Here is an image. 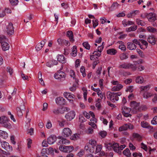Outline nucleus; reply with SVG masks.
Returning <instances> with one entry per match:
<instances>
[{
    "instance_id": "obj_17",
    "label": "nucleus",
    "mask_w": 157,
    "mask_h": 157,
    "mask_svg": "<svg viewBox=\"0 0 157 157\" xmlns=\"http://www.w3.org/2000/svg\"><path fill=\"white\" fill-rule=\"evenodd\" d=\"M146 16L147 18L150 21H154L156 20L155 17L153 16V14L152 13H147Z\"/></svg>"
},
{
    "instance_id": "obj_41",
    "label": "nucleus",
    "mask_w": 157,
    "mask_h": 157,
    "mask_svg": "<svg viewBox=\"0 0 157 157\" xmlns=\"http://www.w3.org/2000/svg\"><path fill=\"white\" fill-rule=\"evenodd\" d=\"M0 136H2L3 138L6 139L8 137V135L6 132L0 130Z\"/></svg>"
},
{
    "instance_id": "obj_24",
    "label": "nucleus",
    "mask_w": 157,
    "mask_h": 157,
    "mask_svg": "<svg viewBox=\"0 0 157 157\" xmlns=\"http://www.w3.org/2000/svg\"><path fill=\"white\" fill-rule=\"evenodd\" d=\"M2 49L4 51L8 50L10 48V45L8 43L4 42H2Z\"/></svg>"
},
{
    "instance_id": "obj_58",
    "label": "nucleus",
    "mask_w": 157,
    "mask_h": 157,
    "mask_svg": "<svg viewBox=\"0 0 157 157\" xmlns=\"http://www.w3.org/2000/svg\"><path fill=\"white\" fill-rule=\"evenodd\" d=\"M93 27L95 28L98 24V21L97 19H94L93 20Z\"/></svg>"
},
{
    "instance_id": "obj_21",
    "label": "nucleus",
    "mask_w": 157,
    "mask_h": 157,
    "mask_svg": "<svg viewBox=\"0 0 157 157\" xmlns=\"http://www.w3.org/2000/svg\"><path fill=\"white\" fill-rule=\"evenodd\" d=\"M122 24L124 27H126L128 25H134V23L132 21H127L126 19H124L122 21Z\"/></svg>"
},
{
    "instance_id": "obj_5",
    "label": "nucleus",
    "mask_w": 157,
    "mask_h": 157,
    "mask_svg": "<svg viewBox=\"0 0 157 157\" xmlns=\"http://www.w3.org/2000/svg\"><path fill=\"white\" fill-rule=\"evenodd\" d=\"M17 114L19 117H21L23 116V112L25 110V106L24 104L17 107L16 109Z\"/></svg>"
},
{
    "instance_id": "obj_49",
    "label": "nucleus",
    "mask_w": 157,
    "mask_h": 157,
    "mask_svg": "<svg viewBox=\"0 0 157 157\" xmlns=\"http://www.w3.org/2000/svg\"><path fill=\"white\" fill-rule=\"evenodd\" d=\"M84 47L87 49L89 50L90 48V46L88 42H84L82 44Z\"/></svg>"
},
{
    "instance_id": "obj_7",
    "label": "nucleus",
    "mask_w": 157,
    "mask_h": 157,
    "mask_svg": "<svg viewBox=\"0 0 157 157\" xmlns=\"http://www.w3.org/2000/svg\"><path fill=\"white\" fill-rule=\"evenodd\" d=\"M72 134V132L71 129L68 128H66L63 129L62 134L64 137H68L71 136Z\"/></svg>"
},
{
    "instance_id": "obj_56",
    "label": "nucleus",
    "mask_w": 157,
    "mask_h": 157,
    "mask_svg": "<svg viewBox=\"0 0 157 157\" xmlns=\"http://www.w3.org/2000/svg\"><path fill=\"white\" fill-rule=\"evenodd\" d=\"M85 154V152L83 150L81 149L77 154V155L79 157L82 156Z\"/></svg>"
},
{
    "instance_id": "obj_62",
    "label": "nucleus",
    "mask_w": 157,
    "mask_h": 157,
    "mask_svg": "<svg viewBox=\"0 0 157 157\" xmlns=\"http://www.w3.org/2000/svg\"><path fill=\"white\" fill-rule=\"evenodd\" d=\"M132 136L134 138H137L139 139H140L141 138L140 135L137 133H134L133 134Z\"/></svg>"
},
{
    "instance_id": "obj_2",
    "label": "nucleus",
    "mask_w": 157,
    "mask_h": 157,
    "mask_svg": "<svg viewBox=\"0 0 157 157\" xmlns=\"http://www.w3.org/2000/svg\"><path fill=\"white\" fill-rule=\"evenodd\" d=\"M5 31L7 34L9 36L12 35L14 33V28L13 24L11 22L8 23L6 26Z\"/></svg>"
},
{
    "instance_id": "obj_36",
    "label": "nucleus",
    "mask_w": 157,
    "mask_h": 157,
    "mask_svg": "<svg viewBox=\"0 0 157 157\" xmlns=\"http://www.w3.org/2000/svg\"><path fill=\"white\" fill-rule=\"evenodd\" d=\"M57 60L59 62L62 63H65V58L64 56L63 55H59L57 57Z\"/></svg>"
},
{
    "instance_id": "obj_30",
    "label": "nucleus",
    "mask_w": 157,
    "mask_h": 157,
    "mask_svg": "<svg viewBox=\"0 0 157 157\" xmlns=\"http://www.w3.org/2000/svg\"><path fill=\"white\" fill-rule=\"evenodd\" d=\"M53 113L56 115L59 114H63L62 107L58 108L56 109H54L53 110Z\"/></svg>"
},
{
    "instance_id": "obj_14",
    "label": "nucleus",
    "mask_w": 157,
    "mask_h": 157,
    "mask_svg": "<svg viewBox=\"0 0 157 157\" xmlns=\"http://www.w3.org/2000/svg\"><path fill=\"white\" fill-rule=\"evenodd\" d=\"M54 77L55 78L57 79H61L63 78V80L64 79L65 75L64 73L60 72H58L56 73L54 75Z\"/></svg>"
},
{
    "instance_id": "obj_64",
    "label": "nucleus",
    "mask_w": 157,
    "mask_h": 157,
    "mask_svg": "<svg viewBox=\"0 0 157 157\" xmlns=\"http://www.w3.org/2000/svg\"><path fill=\"white\" fill-rule=\"evenodd\" d=\"M151 123L153 124H157V116L155 117L151 121Z\"/></svg>"
},
{
    "instance_id": "obj_39",
    "label": "nucleus",
    "mask_w": 157,
    "mask_h": 157,
    "mask_svg": "<svg viewBox=\"0 0 157 157\" xmlns=\"http://www.w3.org/2000/svg\"><path fill=\"white\" fill-rule=\"evenodd\" d=\"M127 123L124 124L122 126L119 128V131L120 132H121L123 131H126L127 130Z\"/></svg>"
},
{
    "instance_id": "obj_1",
    "label": "nucleus",
    "mask_w": 157,
    "mask_h": 157,
    "mask_svg": "<svg viewBox=\"0 0 157 157\" xmlns=\"http://www.w3.org/2000/svg\"><path fill=\"white\" fill-rule=\"evenodd\" d=\"M121 93L119 92L117 93H112L108 92L107 93V96L108 98L110 99L113 102H115L119 100L118 96L121 95Z\"/></svg>"
},
{
    "instance_id": "obj_46",
    "label": "nucleus",
    "mask_w": 157,
    "mask_h": 157,
    "mask_svg": "<svg viewBox=\"0 0 157 157\" xmlns=\"http://www.w3.org/2000/svg\"><path fill=\"white\" fill-rule=\"evenodd\" d=\"M8 119L7 117L5 116H2L0 117V123L3 124L4 123L7 121Z\"/></svg>"
},
{
    "instance_id": "obj_34",
    "label": "nucleus",
    "mask_w": 157,
    "mask_h": 157,
    "mask_svg": "<svg viewBox=\"0 0 157 157\" xmlns=\"http://www.w3.org/2000/svg\"><path fill=\"white\" fill-rule=\"evenodd\" d=\"M151 86L150 85H147L146 86H141L140 87V91H148L149 90Z\"/></svg>"
},
{
    "instance_id": "obj_28",
    "label": "nucleus",
    "mask_w": 157,
    "mask_h": 157,
    "mask_svg": "<svg viewBox=\"0 0 157 157\" xmlns=\"http://www.w3.org/2000/svg\"><path fill=\"white\" fill-rule=\"evenodd\" d=\"M120 6L117 2H114L113 3L111 6L109 8L110 11H113L117 9Z\"/></svg>"
},
{
    "instance_id": "obj_43",
    "label": "nucleus",
    "mask_w": 157,
    "mask_h": 157,
    "mask_svg": "<svg viewBox=\"0 0 157 157\" xmlns=\"http://www.w3.org/2000/svg\"><path fill=\"white\" fill-rule=\"evenodd\" d=\"M123 154L128 157H130L131 156V153L130 152V151L128 148L126 149L123 151Z\"/></svg>"
},
{
    "instance_id": "obj_18",
    "label": "nucleus",
    "mask_w": 157,
    "mask_h": 157,
    "mask_svg": "<svg viewBox=\"0 0 157 157\" xmlns=\"http://www.w3.org/2000/svg\"><path fill=\"white\" fill-rule=\"evenodd\" d=\"M56 139L57 138L56 136H50L48 139V143L50 144H52L56 141Z\"/></svg>"
},
{
    "instance_id": "obj_31",
    "label": "nucleus",
    "mask_w": 157,
    "mask_h": 157,
    "mask_svg": "<svg viewBox=\"0 0 157 157\" xmlns=\"http://www.w3.org/2000/svg\"><path fill=\"white\" fill-rule=\"evenodd\" d=\"M92 147L91 146L90 144L88 142L87 143L84 149L86 151H89L90 152L93 153L94 151H91Z\"/></svg>"
},
{
    "instance_id": "obj_10",
    "label": "nucleus",
    "mask_w": 157,
    "mask_h": 157,
    "mask_svg": "<svg viewBox=\"0 0 157 157\" xmlns=\"http://www.w3.org/2000/svg\"><path fill=\"white\" fill-rule=\"evenodd\" d=\"M122 113L124 117H130L131 116V115L129 113L130 111L132 110L131 108L124 107L123 108H122Z\"/></svg>"
},
{
    "instance_id": "obj_12",
    "label": "nucleus",
    "mask_w": 157,
    "mask_h": 157,
    "mask_svg": "<svg viewBox=\"0 0 157 157\" xmlns=\"http://www.w3.org/2000/svg\"><path fill=\"white\" fill-rule=\"evenodd\" d=\"M147 40L152 45H155L156 42V39L154 35H150L148 36Z\"/></svg>"
},
{
    "instance_id": "obj_60",
    "label": "nucleus",
    "mask_w": 157,
    "mask_h": 157,
    "mask_svg": "<svg viewBox=\"0 0 157 157\" xmlns=\"http://www.w3.org/2000/svg\"><path fill=\"white\" fill-rule=\"evenodd\" d=\"M136 51L139 54V55L142 57L144 56V55L142 51L139 49H137Z\"/></svg>"
},
{
    "instance_id": "obj_50",
    "label": "nucleus",
    "mask_w": 157,
    "mask_h": 157,
    "mask_svg": "<svg viewBox=\"0 0 157 157\" xmlns=\"http://www.w3.org/2000/svg\"><path fill=\"white\" fill-rule=\"evenodd\" d=\"M64 97L69 100V98H73V96L71 95L69 93L64 92Z\"/></svg>"
},
{
    "instance_id": "obj_4",
    "label": "nucleus",
    "mask_w": 157,
    "mask_h": 157,
    "mask_svg": "<svg viewBox=\"0 0 157 157\" xmlns=\"http://www.w3.org/2000/svg\"><path fill=\"white\" fill-rule=\"evenodd\" d=\"M112 147L113 150L117 153H119V145L117 143H108L107 147L108 149H111Z\"/></svg>"
},
{
    "instance_id": "obj_13",
    "label": "nucleus",
    "mask_w": 157,
    "mask_h": 157,
    "mask_svg": "<svg viewBox=\"0 0 157 157\" xmlns=\"http://www.w3.org/2000/svg\"><path fill=\"white\" fill-rule=\"evenodd\" d=\"M56 103L60 105H63L65 104V99L62 97H58L56 99Z\"/></svg>"
},
{
    "instance_id": "obj_45",
    "label": "nucleus",
    "mask_w": 157,
    "mask_h": 157,
    "mask_svg": "<svg viewBox=\"0 0 157 157\" xmlns=\"http://www.w3.org/2000/svg\"><path fill=\"white\" fill-rule=\"evenodd\" d=\"M101 101V99L99 98L96 101L95 105L96 107L98 108V110L100 109L101 108V105L100 102Z\"/></svg>"
},
{
    "instance_id": "obj_51",
    "label": "nucleus",
    "mask_w": 157,
    "mask_h": 157,
    "mask_svg": "<svg viewBox=\"0 0 157 157\" xmlns=\"http://www.w3.org/2000/svg\"><path fill=\"white\" fill-rule=\"evenodd\" d=\"M79 134L77 133L74 134L71 137V139L73 140H76L79 138Z\"/></svg>"
},
{
    "instance_id": "obj_55",
    "label": "nucleus",
    "mask_w": 157,
    "mask_h": 157,
    "mask_svg": "<svg viewBox=\"0 0 157 157\" xmlns=\"http://www.w3.org/2000/svg\"><path fill=\"white\" fill-rule=\"evenodd\" d=\"M119 49H120L121 50L123 51H125L126 49L125 46L123 44H121L119 46Z\"/></svg>"
},
{
    "instance_id": "obj_44",
    "label": "nucleus",
    "mask_w": 157,
    "mask_h": 157,
    "mask_svg": "<svg viewBox=\"0 0 157 157\" xmlns=\"http://www.w3.org/2000/svg\"><path fill=\"white\" fill-rule=\"evenodd\" d=\"M136 83H142L144 81V78L141 76H138L136 79Z\"/></svg>"
},
{
    "instance_id": "obj_54",
    "label": "nucleus",
    "mask_w": 157,
    "mask_h": 157,
    "mask_svg": "<svg viewBox=\"0 0 157 157\" xmlns=\"http://www.w3.org/2000/svg\"><path fill=\"white\" fill-rule=\"evenodd\" d=\"M10 4L13 6L17 5L18 2V0H9Z\"/></svg>"
},
{
    "instance_id": "obj_40",
    "label": "nucleus",
    "mask_w": 157,
    "mask_h": 157,
    "mask_svg": "<svg viewBox=\"0 0 157 157\" xmlns=\"http://www.w3.org/2000/svg\"><path fill=\"white\" fill-rule=\"evenodd\" d=\"M136 23L138 25H140L143 26L146 25V23L144 21L140 20L139 19H137L136 20Z\"/></svg>"
},
{
    "instance_id": "obj_57",
    "label": "nucleus",
    "mask_w": 157,
    "mask_h": 157,
    "mask_svg": "<svg viewBox=\"0 0 157 157\" xmlns=\"http://www.w3.org/2000/svg\"><path fill=\"white\" fill-rule=\"evenodd\" d=\"M99 134L102 138H104L107 135V132L105 131H101L100 132Z\"/></svg>"
},
{
    "instance_id": "obj_53",
    "label": "nucleus",
    "mask_w": 157,
    "mask_h": 157,
    "mask_svg": "<svg viewBox=\"0 0 157 157\" xmlns=\"http://www.w3.org/2000/svg\"><path fill=\"white\" fill-rule=\"evenodd\" d=\"M80 72L82 73V75L83 77L86 76V73H85V67L82 66L80 68Z\"/></svg>"
},
{
    "instance_id": "obj_16",
    "label": "nucleus",
    "mask_w": 157,
    "mask_h": 157,
    "mask_svg": "<svg viewBox=\"0 0 157 157\" xmlns=\"http://www.w3.org/2000/svg\"><path fill=\"white\" fill-rule=\"evenodd\" d=\"M88 143L92 147L91 151H94L95 149L94 147L96 145L97 141L91 139L89 140Z\"/></svg>"
},
{
    "instance_id": "obj_26",
    "label": "nucleus",
    "mask_w": 157,
    "mask_h": 157,
    "mask_svg": "<svg viewBox=\"0 0 157 157\" xmlns=\"http://www.w3.org/2000/svg\"><path fill=\"white\" fill-rule=\"evenodd\" d=\"M127 48L130 50H135L136 48V45L132 43L128 42L127 43Z\"/></svg>"
},
{
    "instance_id": "obj_47",
    "label": "nucleus",
    "mask_w": 157,
    "mask_h": 157,
    "mask_svg": "<svg viewBox=\"0 0 157 157\" xmlns=\"http://www.w3.org/2000/svg\"><path fill=\"white\" fill-rule=\"evenodd\" d=\"M102 148V146L101 145H97L96 146L95 153H98L101 151Z\"/></svg>"
},
{
    "instance_id": "obj_52",
    "label": "nucleus",
    "mask_w": 157,
    "mask_h": 157,
    "mask_svg": "<svg viewBox=\"0 0 157 157\" xmlns=\"http://www.w3.org/2000/svg\"><path fill=\"white\" fill-rule=\"evenodd\" d=\"M147 108L146 105H142L138 108V112L141 111H145L147 110Z\"/></svg>"
},
{
    "instance_id": "obj_48",
    "label": "nucleus",
    "mask_w": 157,
    "mask_h": 157,
    "mask_svg": "<svg viewBox=\"0 0 157 157\" xmlns=\"http://www.w3.org/2000/svg\"><path fill=\"white\" fill-rule=\"evenodd\" d=\"M3 125L4 127L7 128H11V125L10 124L8 120L6 122L4 123L3 124Z\"/></svg>"
},
{
    "instance_id": "obj_6",
    "label": "nucleus",
    "mask_w": 157,
    "mask_h": 157,
    "mask_svg": "<svg viewBox=\"0 0 157 157\" xmlns=\"http://www.w3.org/2000/svg\"><path fill=\"white\" fill-rule=\"evenodd\" d=\"M139 105L140 103H137L135 101H132L131 102V109L134 113H136L138 112V108L139 107Z\"/></svg>"
},
{
    "instance_id": "obj_27",
    "label": "nucleus",
    "mask_w": 157,
    "mask_h": 157,
    "mask_svg": "<svg viewBox=\"0 0 157 157\" xmlns=\"http://www.w3.org/2000/svg\"><path fill=\"white\" fill-rule=\"evenodd\" d=\"M123 86L121 84H119L116 86H114L112 88V91H116L120 90L123 88Z\"/></svg>"
},
{
    "instance_id": "obj_20",
    "label": "nucleus",
    "mask_w": 157,
    "mask_h": 157,
    "mask_svg": "<svg viewBox=\"0 0 157 157\" xmlns=\"http://www.w3.org/2000/svg\"><path fill=\"white\" fill-rule=\"evenodd\" d=\"M106 52L109 55H115L117 52V51L114 48H111L107 50Z\"/></svg>"
},
{
    "instance_id": "obj_22",
    "label": "nucleus",
    "mask_w": 157,
    "mask_h": 157,
    "mask_svg": "<svg viewBox=\"0 0 157 157\" xmlns=\"http://www.w3.org/2000/svg\"><path fill=\"white\" fill-rule=\"evenodd\" d=\"M141 125L143 128L153 129V127L151 126L148 123L146 122H142L141 123Z\"/></svg>"
},
{
    "instance_id": "obj_3",
    "label": "nucleus",
    "mask_w": 157,
    "mask_h": 157,
    "mask_svg": "<svg viewBox=\"0 0 157 157\" xmlns=\"http://www.w3.org/2000/svg\"><path fill=\"white\" fill-rule=\"evenodd\" d=\"M60 150L64 153H70L74 150V147L72 146H66L61 145L59 147Z\"/></svg>"
},
{
    "instance_id": "obj_11",
    "label": "nucleus",
    "mask_w": 157,
    "mask_h": 157,
    "mask_svg": "<svg viewBox=\"0 0 157 157\" xmlns=\"http://www.w3.org/2000/svg\"><path fill=\"white\" fill-rule=\"evenodd\" d=\"M46 41V40L44 39L42 40L40 43L36 45L35 48L37 51L40 50L44 46Z\"/></svg>"
},
{
    "instance_id": "obj_59",
    "label": "nucleus",
    "mask_w": 157,
    "mask_h": 157,
    "mask_svg": "<svg viewBox=\"0 0 157 157\" xmlns=\"http://www.w3.org/2000/svg\"><path fill=\"white\" fill-rule=\"evenodd\" d=\"M89 114H90V115L93 118V119H91V120H90V121H93L94 120V121H95L96 122L97 120H96V119H95L94 118L95 116L94 113L93 112L90 111L89 112Z\"/></svg>"
},
{
    "instance_id": "obj_19",
    "label": "nucleus",
    "mask_w": 157,
    "mask_h": 157,
    "mask_svg": "<svg viewBox=\"0 0 157 157\" xmlns=\"http://www.w3.org/2000/svg\"><path fill=\"white\" fill-rule=\"evenodd\" d=\"M42 152L43 153L46 152L48 154H51L54 152L53 148L52 147L47 148H43L42 149Z\"/></svg>"
},
{
    "instance_id": "obj_9",
    "label": "nucleus",
    "mask_w": 157,
    "mask_h": 157,
    "mask_svg": "<svg viewBox=\"0 0 157 157\" xmlns=\"http://www.w3.org/2000/svg\"><path fill=\"white\" fill-rule=\"evenodd\" d=\"M2 147L6 151H11L12 150V148L11 146L10 147L8 143L6 142L3 141L1 142Z\"/></svg>"
},
{
    "instance_id": "obj_8",
    "label": "nucleus",
    "mask_w": 157,
    "mask_h": 157,
    "mask_svg": "<svg viewBox=\"0 0 157 157\" xmlns=\"http://www.w3.org/2000/svg\"><path fill=\"white\" fill-rule=\"evenodd\" d=\"M75 115V113L74 111H71L68 113L65 116V118L67 121H70L74 119Z\"/></svg>"
},
{
    "instance_id": "obj_15",
    "label": "nucleus",
    "mask_w": 157,
    "mask_h": 157,
    "mask_svg": "<svg viewBox=\"0 0 157 157\" xmlns=\"http://www.w3.org/2000/svg\"><path fill=\"white\" fill-rule=\"evenodd\" d=\"M58 62L57 60H52L49 61L47 62L46 65L50 67L58 64Z\"/></svg>"
},
{
    "instance_id": "obj_42",
    "label": "nucleus",
    "mask_w": 157,
    "mask_h": 157,
    "mask_svg": "<svg viewBox=\"0 0 157 157\" xmlns=\"http://www.w3.org/2000/svg\"><path fill=\"white\" fill-rule=\"evenodd\" d=\"M59 143L60 144H66L70 143V141L65 138H63L62 140H60L59 142Z\"/></svg>"
},
{
    "instance_id": "obj_37",
    "label": "nucleus",
    "mask_w": 157,
    "mask_h": 157,
    "mask_svg": "<svg viewBox=\"0 0 157 157\" xmlns=\"http://www.w3.org/2000/svg\"><path fill=\"white\" fill-rule=\"evenodd\" d=\"M77 47L76 46H74L72 49V52L71 53V56L74 57L75 56L77 55Z\"/></svg>"
},
{
    "instance_id": "obj_33",
    "label": "nucleus",
    "mask_w": 157,
    "mask_h": 157,
    "mask_svg": "<svg viewBox=\"0 0 157 157\" xmlns=\"http://www.w3.org/2000/svg\"><path fill=\"white\" fill-rule=\"evenodd\" d=\"M131 69L132 71H134L137 70V67L135 64L129 63V69Z\"/></svg>"
},
{
    "instance_id": "obj_38",
    "label": "nucleus",
    "mask_w": 157,
    "mask_h": 157,
    "mask_svg": "<svg viewBox=\"0 0 157 157\" xmlns=\"http://www.w3.org/2000/svg\"><path fill=\"white\" fill-rule=\"evenodd\" d=\"M120 59L123 60L128 58V56L125 53H122L119 56Z\"/></svg>"
},
{
    "instance_id": "obj_35",
    "label": "nucleus",
    "mask_w": 157,
    "mask_h": 157,
    "mask_svg": "<svg viewBox=\"0 0 157 157\" xmlns=\"http://www.w3.org/2000/svg\"><path fill=\"white\" fill-rule=\"evenodd\" d=\"M147 30L149 32L155 33L157 32V29L151 26H149L147 28Z\"/></svg>"
},
{
    "instance_id": "obj_23",
    "label": "nucleus",
    "mask_w": 157,
    "mask_h": 157,
    "mask_svg": "<svg viewBox=\"0 0 157 157\" xmlns=\"http://www.w3.org/2000/svg\"><path fill=\"white\" fill-rule=\"evenodd\" d=\"M67 36L69 38L70 41L72 42L74 41L73 35L72 32L71 31H68L67 33Z\"/></svg>"
},
{
    "instance_id": "obj_32",
    "label": "nucleus",
    "mask_w": 157,
    "mask_h": 157,
    "mask_svg": "<svg viewBox=\"0 0 157 157\" xmlns=\"http://www.w3.org/2000/svg\"><path fill=\"white\" fill-rule=\"evenodd\" d=\"M118 67L119 68L129 69V63H124L123 64L120 65Z\"/></svg>"
},
{
    "instance_id": "obj_61",
    "label": "nucleus",
    "mask_w": 157,
    "mask_h": 157,
    "mask_svg": "<svg viewBox=\"0 0 157 157\" xmlns=\"http://www.w3.org/2000/svg\"><path fill=\"white\" fill-rule=\"evenodd\" d=\"M127 126L128 129H132L134 128V125L130 123H127Z\"/></svg>"
},
{
    "instance_id": "obj_63",
    "label": "nucleus",
    "mask_w": 157,
    "mask_h": 157,
    "mask_svg": "<svg viewBox=\"0 0 157 157\" xmlns=\"http://www.w3.org/2000/svg\"><path fill=\"white\" fill-rule=\"evenodd\" d=\"M21 75L22 78L24 80H29V77L28 76L25 75V74H24L23 73H21Z\"/></svg>"
},
{
    "instance_id": "obj_25",
    "label": "nucleus",
    "mask_w": 157,
    "mask_h": 157,
    "mask_svg": "<svg viewBox=\"0 0 157 157\" xmlns=\"http://www.w3.org/2000/svg\"><path fill=\"white\" fill-rule=\"evenodd\" d=\"M154 94L153 93L148 92H144L143 94V98L146 99L151 97Z\"/></svg>"
},
{
    "instance_id": "obj_29",
    "label": "nucleus",
    "mask_w": 157,
    "mask_h": 157,
    "mask_svg": "<svg viewBox=\"0 0 157 157\" xmlns=\"http://www.w3.org/2000/svg\"><path fill=\"white\" fill-rule=\"evenodd\" d=\"M137 28V26L136 25H134L132 26H131L130 27L127 28L126 29V31L127 32H129L131 31H135Z\"/></svg>"
}]
</instances>
